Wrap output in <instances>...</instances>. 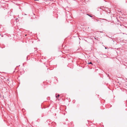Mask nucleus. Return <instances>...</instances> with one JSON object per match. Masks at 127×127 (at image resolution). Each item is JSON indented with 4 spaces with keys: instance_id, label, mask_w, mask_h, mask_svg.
Masks as SVG:
<instances>
[{
    "instance_id": "obj_2",
    "label": "nucleus",
    "mask_w": 127,
    "mask_h": 127,
    "mask_svg": "<svg viewBox=\"0 0 127 127\" xmlns=\"http://www.w3.org/2000/svg\"><path fill=\"white\" fill-rule=\"evenodd\" d=\"M104 8V7H103V6L102 7H101L100 8L101 9H103V8Z\"/></svg>"
},
{
    "instance_id": "obj_7",
    "label": "nucleus",
    "mask_w": 127,
    "mask_h": 127,
    "mask_svg": "<svg viewBox=\"0 0 127 127\" xmlns=\"http://www.w3.org/2000/svg\"><path fill=\"white\" fill-rule=\"evenodd\" d=\"M17 19H17H16V20Z\"/></svg>"
},
{
    "instance_id": "obj_1",
    "label": "nucleus",
    "mask_w": 127,
    "mask_h": 127,
    "mask_svg": "<svg viewBox=\"0 0 127 127\" xmlns=\"http://www.w3.org/2000/svg\"><path fill=\"white\" fill-rule=\"evenodd\" d=\"M100 57L102 58H106L107 57V56L105 54H101L100 55Z\"/></svg>"
},
{
    "instance_id": "obj_11",
    "label": "nucleus",
    "mask_w": 127,
    "mask_h": 127,
    "mask_svg": "<svg viewBox=\"0 0 127 127\" xmlns=\"http://www.w3.org/2000/svg\"><path fill=\"white\" fill-rule=\"evenodd\" d=\"M7 80H9L8 79Z\"/></svg>"
},
{
    "instance_id": "obj_5",
    "label": "nucleus",
    "mask_w": 127,
    "mask_h": 127,
    "mask_svg": "<svg viewBox=\"0 0 127 127\" xmlns=\"http://www.w3.org/2000/svg\"><path fill=\"white\" fill-rule=\"evenodd\" d=\"M89 16L91 17L92 16L91 15H89Z\"/></svg>"
},
{
    "instance_id": "obj_9",
    "label": "nucleus",
    "mask_w": 127,
    "mask_h": 127,
    "mask_svg": "<svg viewBox=\"0 0 127 127\" xmlns=\"http://www.w3.org/2000/svg\"><path fill=\"white\" fill-rule=\"evenodd\" d=\"M17 19H17H16V20Z\"/></svg>"
},
{
    "instance_id": "obj_8",
    "label": "nucleus",
    "mask_w": 127,
    "mask_h": 127,
    "mask_svg": "<svg viewBox=\"0 0 127 127\" xmlns=\"http://www.w3.org/2000/svg\"><path fill=\"white\" fill-rule=\"evenodd\" d=\"M17 19H17H16V20Z\"/></svg>"
},
{
    "instance_id": "obj_10",
    "label": "nucleus",
    "mask_w": 127,
    "mask_h": 127,
    "mask_svg": "<svg viewBox=\"0 0 127 127\" xmlns=\"http://www.w3.org/2000/svg\"><path fill=\"white\" fill-rule=\"evenodd\" d=\"M124 27H125V28H126V26H124Z\"/></svg>"
},
{
    "instance_id": "obj_3",
    "label": "nucleus",
    "mask_w": 127,
    "mask_h": 127,
    "mask_svg": "<svg viewBox=\"0 0 127 127\" xmlns=\"http://www.w3.org/2000/svg\"><path fill=\"white\" fill-rule=\"evenodd\" d=\"M59 96V94H58V95L57 96H56V97L57 98H58V97Z\"/></svg>"
},
{
    "instance_id": "obj_6",
    "label": "nucleus",
    "mask_w": 127,
    "mask_h": 127,
    "mask_svg": "<svg viewBox=\"0 0 127 127\" xmlns=\"http://www.w3.org/2000/svg\"><path fill=\"white\" fill-rule=\"evenodd\" d=\"M35 1H37L38 0H35Z\"/></svg>"
},
{
    "instance_id": "obj_4",
    "label": "nucleus",
    "mask_w": 127,
    "mask_h": 127,
    "mask_svg": "<svg viewBox=\"0 0 127 127\" xmlns=\"http://www.w3.org/2000/svg\"><path fill=\"white\" fill-rule=\"evenodd\" d=\"M88 64H92V65H93V64L91 62H90V63H88Z\"/></svg>"
}]
</instances>
